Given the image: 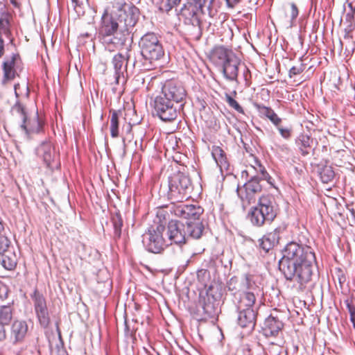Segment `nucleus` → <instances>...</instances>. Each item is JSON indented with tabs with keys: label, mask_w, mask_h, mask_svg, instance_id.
I'll return each mask as SVG.
<instances>
[{
	"label": "nucleus",
	"mask_w": 355,
	"mask_h": 355,
	"mask_svg": "<svg viewBox=\"0 0 355 355\" xmlns=\"http://www.w3.org/2000/svg\"><path fill=\"white\" fill-rule=\"evenodd\" d=\"M315 261V253L310 246L290 242L283 250L279 269L287 280L296 281L302 289L311 280Z\"/></svg>",
	"instance_id": "obj_1"
},
{
	"label": "nucleus",
	"mask_w": 355,
	"mask_h": 355,
	"mask_svg": "<svg viewBox=\"0 0 355 355\" xmlns=\"http://www.w3.org/2000/svg\"><path fill=\"white\" fill-rule=\"evenodd\" d=\"M132 28L123 24L105 10L99 28V38L105 48L112 51L114 49L125 50L130 52L132 50Z\"/></svg>",
	"instance_id": "obj_2"
},
{
	"label": "nucleus",
	"mask_w": 355,
	"mask_h": 355,
	"mask_svg": "<svg viewBox=\"0 0 355 355\" xmlns=\"http://www.w3.org/2000/svg\"><path fill=\"white\" fill-rule=\"evenodd\" d=\"M210 60L220 69L226 80L238 82L239 73L241 72L245 84L248 85L250 71L232 50L223 46H216L211 52Z\"/></svg>",
	"instance_id": "obj_3"
},
{
	"label": "nucleus",
	"mask_w": 355,
	"mask_h": 355,
	"mask_svg": "<svg viewBox=\"0 0 355 355\" xmlns=\"http://www.w3.org/2000/svg\"><path fill=\"white\" fill-rule=\"evenodd\" d=\"M277 215V205L271 195H263L259 198L257 206L250 209L248 217L256 227L271 223Z\"/></svg>",
	"instance_id": "obj_4"
},
{
	"label": "nucleus",
	"mask_w": 355,
	"mask_h": 355,
	"mask_svg": "<svg viewBox=\"0 0 355 355\" xmlns=\"http://www.w3.org/2000/svg\"><path fill=\"white\" fill-rule=\"evenodd\" d=\"M218 12L215 0H191L180 10V15L193 26H199L201 17L207 15L214 17Z\"/></svg>",
	"instance_id": "obj_5"
},
{
	"label": "nucleus",
	"mask_w": 355,
	"mask_h": 355,
	"mask_svg": "<svg viewBox=\"0 0 355 355\" xmlns=\"http://www.w3.org/2000/svg\"><path fill=\"white\" fill-rule=\"evenodd\" d=\"M141 55L150 64L160 60L164 58L165 51L157 34L149 32L144 35L139 42Z\"/></svg>",
	"instance_id": "obj_6"
},
{
	"label": "nucleus",
	"mask_w": 355,
	"mask_h": 355,
	"mask_svg": "<svg viewBox=\"0 0 355 355\" xmlns=\"http://www.w3.org/2000/svg\"><path fill=\"white\" fill-rule=\"evenodd\" d=\"M191 182L189 177L184 173L173 174L168 181V196L173 202H183L190 198Z\"/></svg>",
	"instance_id": "obj_7"
},
{
	"label": "nucleus",
	"mask_w": 355,
	"mask_h": 355,
	"mask_svg": "<svg viewBox=\"0 0 355 355\" xmlns=\"http://www.w3.org/2000/svg\"><path fill=\"white\" fill-rule=\"evenodd\" d=\"M153 106L155 114L161 120L172 121L177 118L183 104H176L159 94L155 98Z\"/></svg>",
	"instance_id": "obj_8"
},
{
	"label": "nucleus",
	"mask_w": 355,
	"mask_h": 355,
	"mask_svg": "<svg viewBox=\"0 0 355 355\" xmlns=\"http://www.w3.org/2000/svg\"><path fill=\"white\" fill-rule=\"evenodd\" d=\"M165 226L159 224L155 228H151L143 235V244L146 249L153 253H159L169 245L163 237Z\"/></svg>",
	"instance_id": "obj_9"
},
{
	"label": "nucleus",
	"mask_w": 355,
	"mask_h": 355,
	"mask_svg": "<svg viewBox=\"0 0 355 355\" xmlns=\"http://www.w3.org/2000/svg\"><path fill=\"white\" fill-rule=\"evenodd\" d=\"M262 187L259 182L257 175H251L250 179L245 182L242 187H238L237 193L243 207H247L254 203L257 199V195L261 191Z\"/></svg>",
	"instance_id": "obj_10"
},
{
	"label": "nucleus",
	"mask_w": 355,
	"mask_h": 355,
	"mask_svg": "<svg viewBox=\"0 0 355 355\" xmlns=\"http://www.w3.org/2000/svg\"><path fill=\"white\" fill-rule=\"evenodd\" d=\"M219 295L214 291L213 286H210L206 291V295L202 297L201 309L198 313L201 315L200 320H207L214 318L217 315L218 299Z\"/></svg>",
	"instance_id": "obj_11"
},
{
	"label": "nucleus",
	"mask_w": 355,
	"mask_h": 355,
	"mask_svg": "<svg viewBox=\"0 0 355 355\" xmlns=\"http://www.w3.org/2000/svg\"><path fill=\"white\" fill-rule=\"evenodd\" d=\"M160 94L176 104L184 105L187 92L181 83L170 80L164 83Z\"/></svg>",
	"instance_id": "obj_12"
},
{
	"label": "nucleus",
	"mask_w": 355,
	"mask_h": 355,
	"mask_svg": "<svg viewBox=\"0 0 355 355\" xmlns=\"http://www.w3.org/2000/svg\"><path fill=\"white\" fill-rule=\"evenodd\" d=\"M259 295L260 289L254 281L249 288L239 295H236V298H233V302L237 309H254L257 297Z\"/></svg>",
	"instance_id": "obj_13"
},
{
	"label": "nucleus",
	"mask_w": 355,
	"mask_h": 355,
	"mask_svg": "<svg viewBox=\"0 0 355 355\" xmlns=\"http://www.w3.org/2000/svg\"><path fill=\"white\" fill-rule=\"evenodd\" d=\"M171 211L178 217L198 221L199 217L203 213V209L194 205H186L183 202H173Z\"/></svg>",
	"instance_id": "obj_14"
},
{
	"label": "nucleus",
	"mask_w": 355,
	"mask_h": 355,
	"mask_svg": "<svg viewBox=\"0 0 355 355\" xmlns=\"http://www.w3.org/2000/svg\"><path fill=\"white\" fill-rule=\"evenodd\" d=\"M31 297L40 325L44 328L47 327L50 323V316L44 296L35 289L31 295Z\"/></svg>",
	"instance_id": "obj_15"
},
{
	"label": "nucleus",
	"mask_w": 355,
	"mask_h": 355,
	"mask_svg": "<svg viewBox=\"0 0 355 355\" xmlns=\"http://www.w3.org/2000/svg\"><path fill=\"white\" fill-rule=\"evenodd\" d=\"M166 234L170 245H182L187 240L185 224L179 221L171 220L168 223Z\"/></svg>",
	"instance_id": "obj_16"
},
{
	"label": "nucleus",
	"mask_w": 355,
	"mask_h": 355,
	"mask_svg": "<svg viewBox=\"0 0 355 355\" xmlns=\"http://www.w3.org/2000/svg\"><path fill=\"white\" fill-rule=\"evenodd\" d=\"M130 52L126 51L125 55L118 53L114 55L112 63L114 70L115 83L119 85L125 83L124 73L126 71V65L130 60Z\"/></svg>",
	"instance_id": "obj_17"
},
{
	"label": "nucleus",
	"mask_w": 355,
	"mask_h": 355,
	"mask_svg": "<svg viewBox=\"0 0 355 355\" xmlns=\"http://www.w3.org/2000/svg\"><path fill=\"white\" fill-rule=\"evenodd\" d=\"M254 282L253 276L245 274L240 279L236 277H232L228 283V290L232 292L233 298H236V295H239L244 290L249 288V286Z\"/></svg>",
	"instance_id": "obj_18"
},
{
	"label": "nucleus",
	"mask_w": 355,
	"mask_h": 355,
	"mask_svg": "<svg viewBox=\"0 0 355 355\" xmlns=\"http://www.w3.org/2000/svg\"><path fill=\"white\" fill-rule=\"evenodd\" d=\"M38 157L42 158L46 166L53 169L55 166L53 162L57 157L55 149L51 142L44 141L36 149Z\"/></svg>",
	"instance_id": "obj_19"
},
{
	"label": "nucleus",
	"mask_w": 355,
	"mask_h": 355,
	"mask_svg": "<svg viewBox=\"0 0 355 355\" xmlns=\"http://www.w3.org/2000/svg\"><path fill=\"white\" fill-rule=\"evenodd\" d=\"M124 10L123 17L120 15L117 19L123 24H127L129 28H134L139 18V10L133 4L124 3L122 5Z\"/></svg>",
	"instance_id": "obj_20"
},
{
	"label": "nucleus",
	"mask_w": 355,
	"mask_h": 355,
	"mask_svg": "<svg viewBox=\"0 0 355 355\" xmlns=\"http://www.w3.org/2000/svg\"><path fill=\"white\" fill-rule=\"evenodd\" d=\"M246 176V178L250 179L251 175H257L259 177V182L261 180H266L270 184H272V178L270 176L265 167L261 162L255 159L254 165H251L247 167V169L243 171L242 177Z\"/></svg>",
	"instance_id": "obj_21"
},
{
	"label": "nucleus",
	"mask_w": 355,
	"mask_h": 355,
	"mask_svg": "<svg viewBox=\"0 0 355 355\" xmlns=\"http://www.w3.org/2000/svg\"><path fill=\"white\" fill-rule=\"evenodd\" d=\"M28 330V327L26 321L21 320H15L10 327V338L14 344L21 343Z\"/></svg>",
	"instance_id": "obj_22"
},
{
	"label": "nucleus",
	"mask_w": 355,
	"mask_h": 355,
	"mask_svg": "<svg viewBox=\"0 0 355 355\" xmlns=\"http://www.w3.org/2000/svg\"><path fill=\"white\" fill-rule=\"evenodd\" d=\"M284 327V324L277 317L269 315L264 321L262 327L263 334L266 337L277 336Z\"/></svg>",
	"instance_id": "obj_23"
},
{
	"label": "nucleus",
	"mask_w": 355,
	"mask_h": 355,
	"mask_svg": "<svg viewBox=\"0 0 355 355\" xmlns=\"http://www.w3.org/2000/svg\"><path fill=\"white\" fill-rule=\"evenodd\" d=\"M238 324L242 328L254 329L256 323V310L254 309H238Z\"/></svg>",
	"instance_id": "obj_24"
},
{
	"label": "nucleus",
	"mask_w": 355,
	"mask_h": 355,
	"mask_svg": "<svg viewBox=\"0 0 355 355\" xmlns=\"http://www.w3.org/2000/svg\"><path fill=\"white\" fill-rule=\"evenodd\" d=\"M20 127L27 137H29L31 134L40 133L42 130L43 124L36 113L33 117L27 116L25 120H23Z\"/></svg>",
	"instance_id": "obj_25"
},
{
	"label": "nucleus",
	"mask_w": 355,
	"mask_h": 355,
	"mask_svg": "<svg viewBox=\"0 0 355 355\" xmlns=\"http://www.w3.org/2000/svg\"><path fill=\"white\" fill-rule=\"evenodd\" d=\"M279 231L277 228L267 233L259 240V245L265 252H268L272 249L279 242Z\"/></svg>",
	"instance_id": "obj_26"
},
{
	"label": "nucleus",
	"mask_w": 355,
	"mask_h": 355,
	"mask_svg": "<svg viewBox=\"0 0 355 355\" xmlns=\"http://www.w3.org/2000/svg\"><path fill=\"white\" fill-rule=\"evenodd\" d=\"M0 255L2 256L1 264L6 270H13L15 269L18 262V257L14 248L0 254Z\"/></svg>",
	"instance_id": "obj_27"
},
{
	"label": "nucleus",
	"mask_w": 355,
	"mask_h": 355,
	"mask_svg": "<svg viewBox=\"0 0 355 355\" xmlns=\"http://www.w3.org/2000/svg\"><path fill=\"white\" fill-rule=\"evenodd\" d=\"M187 239H198L202 235L204 225L200 221H187L185 224Z\"/></svg>",
	"instance_id": "obj_28"
},
{
	"label": "nucleus",
	"mask_w": 355,
	"mask_h": 355,
	"mask_svg": "<svg viewBox=\"0 0 355 355\" xmlns=\"http://www.w3.org/2000/svg\"><path fill=\"white\" fill-rule=\"evenodd\" d=\"M312 143L313 139L310 136L304 134L300 135L295 140V144L303 156H306L310 153Z\"/></svg>",
	"instance_id": "obj_29"
},
{
	"label": "nucleus",
	"mask_w": 355,
	"mask_h": 355,
	"mask_svg": "<svg viewBox=\"0 0 355 355\" xmlns=\"http://www.w3.org/2000/svg\"><path fill=\"white\" fill-rule=\"evenodd\" d=\"M211 155L216 161L217 165L221 168L227 169L228 162L226 154L224 150L218 146H214L211 148Z\"/></svg>",
	"instance_id": "obj_30"
},
{
	"label": "nucleus",
	"mask_w": 355,
	"mask_h": 355,
	"mask_svg": "<svg viewBox=\"0 0 355 355\" xmlns=\"http://www.w3.org/2000/svg\"><path fill=\"white\" fill-rule=\"evenodd\" d=\"M17 55L13 54L12 57L3 62V82L11 80L15 78L16 71L14 69Z\"/></svg>",
	"instance_id": "obj_31"
},
{
	"label": "nucleus",
	"mask_w": 355,
	"mask_h": 355,
	"mask_svg": "<svg viewBox=\"0 0 355 355\" xmlns=\"http://www.w3.org/2000/svg\"><path fill=\"white\" fill-rule=\"evenodd\" d=\"M10 15L4 5L0 3V32L8 35L10 32Z\"/></svg>",
	"instance_id": "obj_32"
},
{
	"label": "nucleus",
	"mask_w": 355,
	"mask_h": 355,
	"mask_svg": "<svg viewBox=\"0 0 355 355\" xmlns=\"http://www.w3.org/2000/svg\"><path fill=\"white\" fill-rule=\"evenodd\" d=\"M13 309L11 306H1L0 307V324L6 326L12 320Z\"/></svg>",
	"instance_id": "obj_33"
},
{
	"label": "nucleus",
	"mask_w": 355,
	"mask_h": 355,
	"mask_svg": "<svg viewBox=\"0 0 355 355\" xmlns=\"http://www.w3.org/2000/svg\"><path fill=\"white\" fill-rule=\"evenodd\" d=\"M110 133L113 138L119 136V113L116 110L110 111Z\"/></svg>",
	"instance_id": "obj_34"
},
{
	"label": "nucleus",
	"mask_w": 355,
	"mask_h": 355,
	"mask_svg": "<svg viewBox=\"0 0 355 355\" xmlns=\"http://www.w3.org/2000/svg\"><path fill=\"white\" fill-rule=\"evenodd\" d=\"M112 223L114 227V236L119 239L121 235V228L123 227V219L119 213H115L112 216Z\"/></svg>",
	"instance_id": "obj_35"
},
{
	"label": "nucleus",
	"mask_w": 355,
	"mask_h": 355,
	"mask_svg": "<svg viewBox=\"0 0 355 355\" xmlns=\"http://www.w3.org/2000/svg\"><path fill=\"white\" fill-rule=\"evenodd\" d=\"M320 177L324 183H329L331 182L335 177V173L333 168L330 166H324L320 172Z\"/></svg>",
	"instance_id": "obj_36"
},
{
	"label": "nucleus",
	"mask_w": 355,
	"mask_h": 355,
	"mask_svg": "<svg viewBox=\"0 0 355 355\" xmlns=\"http://www.w3.org/2000/svg\"><path fill=\"white\" fill-rule=\"evenodd\" d=\"M181 0H159V9L168 12L180 4Z\"/></svg>",
	"instance_id": "obj_37"
},
{
	"label": "nucleus",
	"mask_w": 355,
	"mask_h": 355,
	"mask_svg": "<svg viewBox=\"0 0 355 355\" xmlns=\"http://www.w3.org/2000/svg\"><path fill=\"white\" fill-rule=\"evenodd\" d=\"M13 248L10 240L3 234H0V254Z\"/></svg>",
	"instance_id": "obj_38"
},
{
	"label": "nucleus",
	"mask_w": 355,
	"mask_h": 355,
	"mask_svg": "<svg viewBox=\"0 0 355 355\" xmlns=\"http://www.w3.org/2000/svg\"><path fill=\"white\" fill-rule=\"evenodd\" d=\"M11 111L13 113L17 114L21 118V121L25 120L28 116L25 110V107L20 103L19 101H17L15 104L12 107Z\"/></svg>",
	"instance_id": "obj_39"
},
{
	"label": "nucleus",
	"mask_w": 355,
	"mask_h": 355,
	"mask_svg": "<svg viewBox=\"0 0 355 355\" xmlns=\"http://www.w3.org/2000/svg\"><path fill=\"white\" fill-rule=\"evenodd\" d=\"M225 101L230 107L234 108L235 110H236L238 112H239L241 114L244 113L243 107L239 105V103L235 99H234L228 94H225Z\"/></svg>",
	"instance_id": "obj_40"
},
{
	"label": "nucleus",
	"mask_w": 355,
	"mask_h": 355,
	"mask_svg": "<svg viewBox=\"0 0 355 355\" xmlns=\"http://www.w3.org/2000/svg\"><path fill=\"white\" fill-rule=\"evenodd\" d=\"M344 303L349 313L350 320L353 324V327L355 328V305L353 304L352 300L349 299H346Z\"/></svg>",
	"instance_id": "obj_41"
},
{
	"label": "nucleus",
	"mask_w": 355,
	"mask_h": 355,
	"mask_svg": "<svg viewBox=\"0 0 355 355\" xmlns=\"http://www.w3.org/2000/svg\"><path fill=\"white\" fill-rule=\"evenodd\" d=\"M87 5V0H71V6L78 14L83 13V9Z\"/></svg>",
	"instance_id": "obj_42"
},
{
	"label": "nucleus",
	"mask_w": 355,
	"mask_h": 355,
	"mask_svg": "<svg viewBox=\"0 0 355 355\" xmlns=\"http://www.w3.org/2000/svg\"><path fill=\"white\" fill-rule=\"evenodd\" d=\"M254 107L259 112L261 117H266L267 119H268L270 112L272 110V109L271 107H266L263 105H261L259 103H255Z\"/></svg>",
	"instance_id": "obj_43"
},
{
	"label": "nucleus",
	"mask_w": 355,
	"mask_h": 355,
	"mask_svg": "<svg viewBox=\"0 0 355 355\" xmlns=\"http://www.w3.org/2000/svg\"><path fill=\"white\" fill-rule=\"evenodd\" d=\"M280 135L285 139H288L292 135L293 129L291 126L282 127L281 124L276 127Z\"/></svg>",
	"instance_id": "obj_44"
},
{
	"label": "nucleus",
	"mask_w": 355,
	"mask_h": 355,
	"mask_svg": "<svg viewBox=\"0 0 355 355\" xmlns=\"http://www.w3.org/2000/svg\"><path fill=\"white\" fill-rule=\"evenodd\" d=\"M209 277V272L206 269H201L197 272L198 280L202 285L206 286L207 281Z\"/></svg>",
	"instance_id": "obj_45"
},
{
	"label": "nucleus",
	"mask_w": 355,
	"mask_h": 355,
	"mask_svg": "<svg viewBox=\"0 0 355 355\" xmlns=\"http://www.w3.org/2000/svg\"><path fill=\"white\" fill-rule=\"evenodd\" d=\"M305 69L303 63L300 62L298 65L293 66L289 70V76L291 78L294 76L300 74Z\"/></svg>",
	"instance_id": "obj_46"
},
{
	"label": "nucleus",
	"mask_w": 355,
	"mask_h": 355,
	"mask_svg": "<svg viewBox=\"0 0 355 355\" xmlns=\"http://www.w3.org/2000/svg\"><path fill=\"white\" fill-rule=\"evenodd\" d=\"M268 119L270 120V121L275 127H278L280 124H282V119L275 113L273 110L270 112Z\"/></svg>",
	"instance_id": "obj_47"
},
{
	"label": "nucleus",
	"mask_w": 355,
	"mask_h": 355,
	"mask_svg": "<svg viewBox=\"0 0 355 355\" xmlns=\"http://www.w3.org/2000/svg\"><path fill=\"white\" fill-rule=\"evenodd\" d=\"M271 347L269 349V352L274 355H279L281 353V346L278 344H275L273 342L270 343Z\"/></svg>",
	"instance_id": "obj_48"
},
{
	"label": "nucleus",
	"mask_w": 355,
	"mask_h": 355,
	"mask_svg": "<svg viewBox=\"0 0 355 355\" xmlns=\"http://www.w3.org/2000/svg\"><path fill=\"white\" fill-rule=\"evenodd\" d=\"M291 19L292 21H293L298 16L299 11H298L297 6L294 3H291Z\"/></svg>",
	"instance_id": "obj_49"
},
{
	"label": "nucleus",
	"mask_w": 355,
	"mask_h": 355,
	"mask_svg": "<svg viewBox=\"0 0 355 355\" xmlns=\"http://www.w3.org/2000/svg\"><path fill=\"white\" fill-rule=\"evenodd\" d=\"M7 338L6 326L0 324V342L4 341Z\"/></svg>",
	"instance_id": "obj_50"
},
{
	"label": "nucleus",
	"mask_w": 355,
	"mask_h": 355,
	"mask_svg": "<svg viewBox=\"0 0 355 355\" xmlns=\"http://www.w3.org/2000/svg\"><path fill=\"white\" fill-rule=\"evenodd\" d=\"M277 150L282 153L288 154L290 152V148L286 144L279 145Z\"/></svg>",
	"instance_id": "obj_51"
},
{
	"label": "nucleus",
	"mask_w": 355,
	"mask_h": 355,
	"mask_svg": "<svg viewBox=\"0 0 355 355\" xmlns=\"http://www.w3.org/2000/svg\"><path fill=\"white\" fill-rule=\"evenodd\" d=\"M8 289L6 287L3 286L0 288V298L3 299L7 297Z\"/></svg>",
	"instance_id": "obj_52"
},
{
	"label": "nucleus",
	"mask_w": 355,
	"mask_h": 355,
	"mask_svg": "<svg viewBox=\"0 0 355 355\" xmlns=\"http://www.w3.org/2000/svg\"><path fill=\"white\" fill-rule=\"evenodd\" d=\"M228 7L234 8L241 0H225Z\"/></svg>",
	"instance_id": "obj_53"
},
{
	"label": "nucleus",
	"mask_w": 355,
	"mask_h": 355,
	"mask_svg": "<svg viewBox=\"0 0 355 355\" xmlns=\"http://www.w3.org/2000/svg\"><path fill=\"white\" fill-rule=\"evenodd\" d=\"M19 84L17 83V84H15V86H14V89H15V96L17 98H19V94L18 92V89L19 88Z\"/></svg>",
	"instance_id": "obj_54"
},
{
	"label": "nucleus",
	"mask_w": 355,
	"mask_h": 355,
	"mask_svg": "<svg viewBox=\"0 0 355 355\" xmlns=\"http://www.w3.org/2000/svg\"><path fill=\"white\" fill-rule=\"evenodd\" d=\"M354 19V13H347L346 15V19L347 21H351Z\"/></svg>",
	"instance_id": "obj_55"
},
{
	"label": "nucleus",
	"mask_w": 355,
	"mask_h": 355,
	"mask_svg": "<svg viewBox=\"0 0 355 355\" xmlns=\"http://www.w3.org/2000/svg\"><path fill=\"white\" fill-rule=\"evenodd\" d=\"M3 232H4V226H3V224L1 221V220L0 219V234H2Z\"/></svg>",
	"instance_id": "obj_56"
},
{
	"label": "nucleus",
	"mask_w": 355,
	"mask_h": 355,
	"mask_svg": "<svg viewBox=\"0 0 355 355\" xmlns=\"http://www.w3.org/2000/svg\"><path fill=\"white\" fill-rule=\"evenodd\" d=\"M10 1L15 7H18V3L16 0H10Z\"/></svg>",
	"instance_id": "obj_57"
},
{
	"label": "nucleus",
	"mask_w": 355,
	"mask_h": 355,
	"mask_svg": "<svg viewBox=\"0 0 355 355\" xmlns=\"http://www.w3.org/2000/svg\"><path fill=\"white\" fill-rule=\"evenodd\" d=\"M82 35H83V34ZM84 36H85V37H89V35L88 33H86V34H85V35H84Z\"/></svg>",
	"instance_id": "obj_58"
},
{
	"label": "nucleus",
	"mask_w": 355,
	"mask_h": 355,
	"mask_svg": "<svg viewBox=\"0 0 355 355\" xmlns=\"http://www.w3.org/2000/svg\"><path fill=\"white\" fill-rule=\"evenodd\" d=\"M128 126H129V130H131V126L130 125Z\"/></svg>",
	"instance_id": "obj_59"
}]
</instances>
